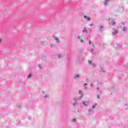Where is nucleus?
<instances>
[{"label":"nucleus","mask_w":128,"mask_h":128,"mask_svg":"<svg viewBox=\"0 0 128 128\" xmlns=\"http://www.w3.org/2000/svg\"><path fill=\"white\" fill-rule=\"evenodd\" d=\"M108 2H110V0H105L104 1V4L105 6H106V4H108Z\"/></svg>","instance_id":"obj_1"},{"label":"nucleus","mask_w":128,"mask_h":128,"mask_svg":"<svg viewBox=\"0 0 128 128\" xmlns=\"http://www.w3.org/2000/svg\"><path fill=\"white\" fill-rule=\"evenodd\" d=\"M84 106H88V101H85L84 102Z\"/></svg>","instance_id":"obj_2"},{"label":"nucleus","mask_w":128,"mask_h":128,"mask_svg":"<svg viewBox=\"0 0 128 128\" xmlns=\"http://www.w3.org/2000/svg\"><path fill=\"white\" fill-rule=\"evenodd\" d=\"M82 32H88V30H86V28H84V30H83Z\"/></svg>","instance_id":"obj_3"},{"label":"nucleus","mask_w":128,"mask_h":128,"mask_svg":"<svg viewBox=\"0 0 128 128\" xmlns=\"http://www.w3.org/2000/svg\"><path fill=\"white\" fill-rule=\"evenodd\" d=\"M118 34V30H116L114 32H112V34Z\"/></svg>","instance_id":"obj_4"},{"label":"nucleus","mask_w":128,"mask_h":128,"mask_svg":"<svg viewBox=\"0 0 128 128\" xmlns=\"http://www.w3.org/2000/svg\"><path fill=\"white\" fill-rule=\"evenodd\" d=\"M88 62L89 64H92V62L90 60H88Z\"/></svg>","instance_id":"obj_5"},{"label":"nucleus","mask_w":128,"mask_h":128,"mask_svg":"<svg viewBox=\"0 0 128 128\" xmlns=\"http://www.w3.org/2000/svg\"><path fill=\"white\" fill-rule=\"evenodd\" d=\"M74 78H80V76L78 74L76 75Z\"/></svg>","instance_id":"obj_6"},{"label":"nucleus","mask_w":128,"mask_h":128,"mask_svg":"<svg viewBox=\"0 0 128 128\" xmlns=\"http://www.w3.org/2000/svg\"><path fill=\"white\" fill-rule=\"evenodd\" d=\"M112 26H114V24H116V22H114V21H112Z\"/></svg>","instance_id":"obj_7"},{"label":"nucleus","mask_w":128,"mask_h":128,"mask_svg":"<svg viewBox=\"0 0 128 128\" xmlns=\"http://www.w3.org/2000/svg\"><path fill=\"white\" fill-rule=\"evenodd\" d=\"M104 28V26H100V32H102V29Z\"/></svg>","instance_id":"obj_8"},{"label":"nucleus","mask_w":128,"mask_h":128,"mask_svg":"<svg viewBox=\"0 0 128 128\" xmlns=\"http://www.w3.org/2000/svg\"><path fill=\"white\" fill-rule=\"evenodd\" d=\"M126 28L124 27V28H123V29H122L123 32H126Z\"/></svg>","instance_id":"obj_9"},{"label":"nucleus","mask_w":128,"mask_h":128,"mask_svg":"<svg viewBox=\"0 0 128 128\" xmlns=\"http://www.w3.org/2000/svg\"><path fill=\"white\" fill-rule=\"evenodd\" d=\"M96 104L95 105L93 106H92V108H96Z\"/></svg>","instance_id":"obj_10"},{"label":"nucleus","mask_w":128,"mask_h":128,"mask_svg":"<svg viewBox=\"0 0 128 128\" xmlns=\"http://www.w3.org/2000/svg\"><path fill=\"white\" fill-rule=\"evenodd\" d=\"M88 20H90V17L87 18Z\"/></svg>","instance_id":"obj_11"},{"label":"nucleus","mask_w":128,"mask_h":128,"mask_svg":"<svg viewBox=\"0 0 128 128\" xmlns=\"http://www.w3.org/2000/svg\"><path fill=\"white\" fill-rule=\"evenodd\" d=\"M30 76H32V74H30L28 76V78H30Z\"/></svg>","instance_id":"obj_12"},{"label":"nucleus","mask_w":128,"mask_h":128,"mask_svg":"<svg viewBox=\"0 0 128 128\" xmlns=\"http://www.w3.org/2000/svg\"><path fill=\"white\" fill-rule=\"evenodd\" d=\"M76 118H74L72 120V122H76Z\"/></svg>","instance_id":"obj_13"},{"label":"nucleus","mask_w":128,"mask_h":128,"mask_svg":"<svg viewBox=\"0 0 128 128\" xmlns=\"http://www.w3.org/2000/svg\"><path fill=\"white\" fill-rule=\"evenodd\" d=\"M89 26H94V24H90Z\"/></svg>","instance_id":"obj_14"},{"label":"nucleus","mask_w":128,"mask_h":128,"mask_svg":"<svg viewBox=\"0 0 128 128\" xmlns=\"http://www.w3.org/2000/svg\"><path fill=\"white\" fill-rule=\"evenodd\" d=\"M88 42H89V44H92V42H90V41Z\"/></svg>","instance_id":"obj_15"},{"label":"nucleus","mask_w":128,"mask_h":128,"mask_svg":"<svg viewBox=\"0 0 128 128\" xmlns=\"http://www.w3.org/2000/svg\"><path fill=\"white\" fill-rule=\"evenodd\" d=\"M88 84H84V86H86Z\"/></svg>","instance_id":"obj_16"},{"label":"nucleus","mask_w":128,"mask_h":128,"mask_svg":"<svg viewBox=\"0 0 128 128\" xmlns=\"http://www.w3.org/2000/svg\"><path fill=\"white\" fill-rule=\"evenodd\" d=\"M58 56L59 58H61V57H60V55H58Z\"/></svg>","instance_id":"obj_17"},{"label":"nucleus","mask_w":128,"mask_h":128,"mask_svg":"<svg viewBox=\"0 0 128 128\" xmlns=\"http://www.w3.org/2000/svg\"><path fill=\"white\" fill-rule=\"evenodd\" d=\"M56 40L58 42V39L56 38Z\"/></svg>","instance_id":"obj_18"},{"label":"nucleus","mask_w":128,"mask_h":128,"mask_svg":"<svg viewBox=\"0 0 128 128\" xmlns=\"http://www.w3.org/2000/svg\"><path fill=\"white\" fill-rule=\"evenodd\" d=\"M39 68H42V66H39Z\"/></svg>","instance_id":"obj_19"},{"label":"nucleus","mask_w":128,"mask_h":128,"mask_svg":"<svg viewBox=\"0 0 128 128\" xmlns=\"http://www.w3.org/2000/svg\"><path fill=\"white\" fill-rule=\"evenodd\" d=\"M84 18H86V16H84Z\"/></svg>","instance_id":"obj_20"},{"label":"nucleus","mask_w":128,"mask_h":128,"mask_svg":"<svg viewBox=\"0 0 128 128\" xmlns=\"http://www.w3.org/2000/svg\"><path fill=\"white\" fill-rule=\"evenodd\" d=\"M81 42H82V40H80Z\"/></svg>","instance_id":"obj_21"},{"label":"nucleus","mask_w":128,"mask_h":128,"mask_svg":"<svg viewBox=\"0 0 128 128\" xmlns=\"http://www.w3.org/2000/svg\"><path fill=\"white\" fill-rule=\"evenodd\" d=\"M78 38H80V36H78Z\"/></svg>","instance_id":"obj_22"},{"label":"nucleus","mask_w":128,"mask_h":128,"mask_svg":"<svg viewBox=\"0 0 128 128\" xmlns=\"http://www.w3.org/2000/svg\"><path fill=\"white\" fill-rule=\"evenodd\" d=\"M2 42V40L0 39V42Z\"/></svg>","instance_id":"obj_23"},{"label":"nucleus","mask_w":128,"mask_h":128,"mask_svg":"<svg viewBox=\"0 0 128 128\" xmlns=\"http://www.w3.org/2000/svg\"><path fill=\"white\" fill-rule=\"evenodd\" d=\"M98 88H97V90H98Z\"/></svg>","instance_id":"obj_24"},{"label":"nucleus","mask_w":128,"mask_h":128,"mask_svg":"<svg viewBox=\"0 0 128 128\" xmlns=\"http://www.w3.org/2000/svg\"><path fill=\"white\" fill-rule=\"evenodd\" d=\"M79 92H80V90H79Z\"/></svg>","instance_id":"obj_25"},{"label":"nucleus","mask_w":128,"mask_h":128,"mask_svg":"<svg viewBox=\"0 0 128 128\" xmlns=\"http://www.w3.org/2000/svg\"><path fill=\"white\" fill-rule=\"evenodd\" d=\"M74 100H76V98H74Z\"/></svg>","instance_id":"obj_26"}]
</instances>
